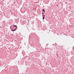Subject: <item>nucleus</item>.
Returning a JSON list of instances; mask_svg holds the SVG:
<instances>
[{
  "label": "nucleus",
  "mask_w": 74,
  "mask_h": 74,
  "mask_svg": "<svg viewBox=\"0 0 74 74\" xmlns=\"http://www.w3.org/2000/svg\"><path fill=\"white\" fill-rule=\"evenodd\" d=\"M42 16H43V15H42Z\"/></svg>",
  "instance_id": "423d86ee"
},
{
  "label": "nucleus",
  "mask_w": 74,
  "mask_h": 74,
  "mask_svg": "<svg viewBox=\"0 0 74 74\" xmlns=\"http://www.w3.org/2000/svg\"><path fill=\"white\" fill-rule=\"evenodd\" d=\"M14 27H16V29H18V27H17V26L16 25H14Z\"/></svg>",
  "instance_id": "f03ea898"
},
{
  "label": "nucleus",
  "mask_w": 74,
  "mask_h": 74,
  "mask_svg": "<svg viewBox=\"0 0 74 74\" xmlns=\"http://www.w3.org/2000/svg\"><path fill=\"white\" fill-rule=\"evenodd\" d=\"M44 16H45V15H44Z\"/></svg>",
  "instance_id": "39448f33"
},
{
  "label": "nucleus",
  "mask_w": 74,
  "mask_h": 74,
  "mask_svg": "<svg viewBox=\"0 0 74 74\" xmlns=\"http://www.w3.org/2000/svg\"><path fill=\"white\" fill-rule=\"evenodd\" d=\"M42 11H44V12H45V10H44V9H43Z\"/></svg>",
  "instance_id": "7ed1b4c3"
},
{
  "label": "nucleus",
  "mask_w": 74,
  "mask_h": 74,
  "mask_svg": "<svg viewBox=\"0 0 74 74\" xmlns=\"http://www.w3.org/2000/svg\"><path fill=\"white\" fill-rule=\"evenodd\" d=\"M42 14H43V13H42Z\"/></svg>",
  "instance_id": "0eeeda50"
},
{
  "label": "nucleus",
  "mask_w": 74,
  "mask_h": 74,
  "mask_svg": "<svg viewBox=\"0 0 74 74\" xmlns=\"http://www.w3.org/2000/svg\"><path fill=\"white\" fill-rule=\"evenodd\" d=\"M43 19H44V17L43 16Z\"/></svg>",
  "instance_id": "20e7f679"
},
{
  "label": "nucleus",
  "mask_w": 74,
  "mask_h": 74,
  "mask_svg": "<svg viewBox=\"0 0 74 74\" xmlns=\"http://www.w3.org/2000/svg\"><path fill=\"white\" fill-rule=\"evenodd\" d=\"M16 30V29H15L14 30H13V29H11L12 31V32H14V31H15V30Z\"/></svg>",
  "instance_id": "f257e3e1"
}]
</instances>
